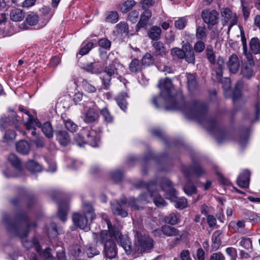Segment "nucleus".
Here are the masks:
<instances>
[{"mask_svg":"<svg viewBox=\"0 0 260 260\" xmlns=\"http://www.w3.org/2000/svg\"><path fill=\"white\" fill-rule=\"evenodd\" d=\"M191 172L197 176H201L205 174L204 169L199 164H193L191 168Z\"/></svg>","mask_w":260,"mask_h":260,"instance_id":"48","label":"nucleus"},{"mask_svg":"<svg viewBox=\"0 0 260 260\" xmlns=\"http://www.w3.org/2000/svg\"><path fill=\"white\" fill-rule=\"evenodd\" d=\"M83 120L86 123H91L98 121L99 114L98 110L94 108H89L83 112Z\"/></svg>","mask_w":260,"mask_h":260,"instance_id":"14","label":"nucleus"},{"mask_svg":"<svg viewBox=\"0 0 260 260\" xmlns=\"http://www.w3.org/2000/svg\"><path fill=\"white\" fill-rule=\"evenodd\" d=\"M161 34V29L160 27L157 26H152L147 31L148 37L154 41H158Z\"/></svg>","mask_w":260,"mask_h":260,"instance_id":"27","label":"nucleus"},{"mask_svg":"<svg viewBox=\"0 0 260 260\" xmlns=\"http://www.w3.org/2000/svg\"><path fill=\"white\" fill-rule=\"evenodd\" d=\"M2 219L3 222L10 228H16L17 225H24L26 228H35L38 225L37 222L31 221L23 213H17L14 215L4 214Z\"/></svg>","mask_w":260,"mask_h":260,"instance_id":"6","label":"nucleus"},{"mask_svg":"<svg viewBox=\"0 0 260 260\" xmlns=\"http://www.w3.org/2000/svg\"><path fill=\"white\" fill-rule=\"evenodd\" d=\"M148 193H145L140 194L137 199L130 197L128 202L125 197L121 198L120 202L117 200L113 201L111 203L113 212L115 214L125 217L127 216V212L122 209V206H131L135 210L142 209V205L145 203L149 202L150 199L152 198V197H150V192L148 190Z\"/></svg>","mask_w":260,"mask_h":260,"instance_id":"2","label":"nucleus"},{"mask_svg":"<svg viewBox=\"0 0 260 260\" xmlns=\"http://www.w3.org/2000/svg\"><path fill=\"white\" fill-rule=\"evenodd\" d=\"M69 250L70 254L73 256L75 260H81L84 255V252L82 251L81 247L79 245L75 244L70 246Z\"/></svg>","mask_w":260,"mask_h":260,"instance_id":"26","label":"nucleus"},{"mask_svg":"<svg viewBox=\"0 0 260 260\" xmlns=\"http://www.w3.org/2000/svg\"><path fill=\"white\" fill-rule=\"evenodd\" d=\"M240 245L250 253H251L253 250L252 241L249 238H242L240 242Z\"/></svg>","mask_w":260,"mask_h":260,"instance_id":"37","label":"nucleus"},{"mask_svg":"<svg viewBox=\"0 0 260 260\" xmlns=\"http://www.w3.org/2000/svg\"><path fill=\"white\" fill-rule=\"evenodd\" d=\"M136 2L134 0H127L124 2L121 6V10L123 13H126L135 6Z\"/></svg>","mask_w":260,"mask_h":260,"instance_id":"46","label":"nucleus"},{"mask_svg":"<svg viewBox=\"0 0 260 260\" xmlns=\"http://www.w3.org/2000/svg\"><path fill=\"white\" fill-rule=\"evenodd\" d=\"M138 188L146 187L147 190L150 192V197L153 198V202L155 205L158 207H164L166 205L165 202L163 198L157 194L156 192L154 191L156 188V185L153 182L146 183L142 181H139L136 185Z\"/></svg>","mask_w":260,"mask_h":260,"instance_id":"8","label":"nucleus"},{"mask_svg":"<svg viewBox=\"0 0 260 260\" xmlns=\"http://www.w3.org/2000/svg\"><path fill=\"white\" fill-rule=\"evenodd\" d=\"M8 160L11 164L16 169L20 170L21 169V162L18 157L14 154H10L8 156Z\"/></svg>","mask_w":260,"mask_h":260,"instance_id":"38","label":"nucleus"},{"mask_svg":"<svg viewBox=\"0 0 260 260\" xmlns=\"http://www.w3.org/2000/svg\"><path fill=\"white\" fill-rule=\"evenodd\" d=\"M34 122L36 123L37 126L41 127L43 133L47 138L51 139L53 137V129L50 122H45L42 125L37 119L35 120Z\"/></svg>","mask_w":260,"mask_h":260,"instance_id":"24","label":"nucleus"},{"mask_svg":"<svg viewBox=\"0 0 260 260\" xmlns=\"http://www.w3.org/2000/svg\"><path fill=\"white\" fill-rule=\"evenodd\" d=\"M17 151L22 154H27L30 150V145L25 141L21 140L16 144Z\"/></svg>","mask_w":260,"mask_h":260,"instance_id":"28","label":"nucleus"},{"mask_svg":"<svg viewBox=\"0 0 260 260\" xmlns=\"http://www.w3.org/2000/svg\"><path fill=\"white\" fill-rule=\"evenodd\" d=\"M161 187L166 192V198L173 200L176 203V207L179 209H184L187 206V200L184 198L176 197V192L173 187L172 182L167 179H163L161 182Z\"/></svg>","mask_w":260,"mask_h":260,"instance_id":"7","label":"nucleus"},{"mask_svg":"<svg viewBox=\"0 0 260 260\" xmlns=\"http://www.w3.org/2000/svg\"><path fill=\"white\" fill-rule=\"evenodd\" d=\"M220 13L222 18L221 20L222 25L224 26L228 24L229 22H230L227 31V34H229L232 27L237 24V17L236 14L233 13L229 8H222L221 9Z\"/></svg>","mask_w":260,"mask_h":260,"instance_id":"9","label":"nucleus"},{"mask_svg":"<svg viewBox=\"0 0 260 260\" xmlns=\"http://www.w3.org/2000/svg\"><path fill=\"white\" fill-rule=\"evenodd\" d=\"M250 172L248 170L244 171L237 179V183L241 188H247L249 186Z\"/></svg>","mask_w":260,"mask_h":260,"instance_id":"25","label":"nucleus"},{"mask_svg":"<svg viewBox=\"0 0 260 260\" xmlns=\"http://www.w3.org/2000/svg\"><path fill=\"white\" fill-rule=\"evenodd\" d=\"M82 86L85 91L88 92L93 93L96 91L95 87L85 80L82 82Z\"/></svg>","mask_w":260,"mask_h":260,"instance_id":"62","label":"nucleus"},{"mask_svg":"<svg viewBox=\"0 0 260 260\" xmlns=\"http://www.w3.org/2000/svg\"><path fill=\"white\" fill-rule=\"evenodd\" d=\"M152 45L154 49L153 54L155 56L163 57L168 54V50L162 42L155 41L153 42Z\"/></svg>","mask_w":260,"mask_h":260,"instance_id":"22","label":"nucleus"},{"mask_svg":"<svg viewBox=\"0 0 260 260\" xmlns=\"http://www.w3.org/2000/svg\"><path fill=\"white\" fill-rule=\"evenodd\" d=\"M144 67L141 61L137 59H133L129 64V71L134 73L141 72Z\"/></svg>","mask_w":260,"mask_h":260,"instance_id":"29","label":"nucleus"},{"mask_svg":"<svg viewBox=\"0 0 260 260\" xmlns=\"http://www.w3.org/2000/svg\"><path fill=\"white\" fill-rule=\"evenodd\" d=\"M207 105L200 101H195L184 112L188 118L194 119L203 124L209 132L212 133L218 143L226 142L229 139V134L221 130L214 119H207L205 112Z\"/></svg>","mask_w":260,"mask_h":260,"instance_id":"1","label":"nucleus"},{"mask_svg":"<svg viewBox=\"0 0 260 260\" xmlns=\"http://www.w3.org/2000/svg\"><path fill=\"white\" fill-rule=\"evenodd\" d=\"M226 66L231 73H236L240 67V61L238 57L235 54H232L229 57Z\"/></svg>","mask_w":260,"mask_h":260,"instance_id":"17","label":"nucleus"},{"mask_svg":"<svg viewBox=\"0 0 260 260\" xmlns=\"http://www.w3.org/2000/svg\"><path fill=\"white\" fill-rule=\"evenodd\" d=\"M254 59L252 55V63H250L249 60L247 59V62L242 64L240 73L244 78L250 79L254 75V72L253 69L255 64Z\"/></svg>","mask_w":260,"mask_h":260,"instance_id":"15","label":"nucleus"},{"mask_svg":"<svg viewBox=\"0 0 260 260\" xmlns=\"http://www.w3.org/2000/svg\"><path fill=\"white\" fill-rule=\"evenodd\" d=\"M249 51L251 54L258 55V58H255L256 63L260 64V41L258 38H252L249 42Z\"/></svg>","mask_w":260,"mask_h":260,"instance_id":"18","label":"nucleus"},{"mask_svg":"<svg viewBox=\"0 0 260 260\" xmlns=\"http://www.w3.org/2000/svg\"><path fill=\"white\" fill-rule=\"evenodd\" d=\"M72 220L77 228H86L88 226L87 217L84 214L75 213L73 214Z\"/></svg>","mask_w":260,"mask_h":260,"instance_id":"21","label":"nucleus"},{"mask_svg":"<svg viewBox=\"0 0 260 260\" xmlns=\"http://www.w3.org/2000/svg\"><path fill=\"white\" fill-rule=\"evenodd\" d=\"M112 75L105 73L102 77V83L105 88L108 89L110 87Z\"/></svg>","mask_w":260,"mask_h":260,"instance_id":"64","label":"nucleus"},{"mask_svg":"<svg viewBox=\"0 0 260 260\" xmlns=\"http://www.w3.org/2000/svg\"><path fill=\"white\" fill-rule=\"evenodd\" d=\"M11 20L13 21H20L24 17V13L19 9H13L10 14Z\"/></svg>","mask_w":260,"mask_h":260,"instance_id":"32","label":"nucleus"},{"mask_svg":"<svg viewBox=\"0 0 260 260\" xmlns=\"http://www.w3.org/2000/svg\"><path fill=\"white\" fill-rule=\"evenodd\" d=\"M19 109L20 111L25 113L28 116L27 121L25 124L26 125V128L28 129H30L31 128V124L34 122L35 120L36 119L34 118L32 115L30 114L29 111L25 110L22 106H20L19 107Z\"/></svg>","mask_w":260,"mask_h":260,"instance_id":"40","label":"nucleus"},{"mask_svg":"<svg viewBox=\"0 0 260 260\" xmlns=\"http://www.w3.org/2000/svg\"><path fill=\"white\" fill-rule=\"evenodd\" d=\"M118 19V14L116 11H112L108 13L106 21L111 23H116Z\"/></svg>","mask_w":260,"mask_h":260,"instance_id":"59","label":"nucleus"},{"mask_svg":"<svg viewBox=\"0 0 260 260\" xmlns=\"http://www.w3.org/2000/svg\"><path fill=\"white\" fill-rule=\"evenodd\" d=\"M207 58L211 64L215 63V55L211 46H208L206 49Z\"/></svg>","mask_w":260,"mask_h":260,"instance_id":"47","label":"nucleus"},{"mask_svg":"<svg viewBox=\"0 0 260 260\" xmlns=\"http://www.w3.org/2000/svg\"><path fill=\"white\" fill-rule=\"evenodd\" d=\"M68 210V206L67 203H60L58 205V216L60 219L64 222L66 220L67 213Z\"/></svg>","mask_w":260,"mask_h":260,"instance_id":"34","label":"nucleus"},{"mask_svg":"<svg viewBox=\"0 0 260 260\" xmlns=\"http://www.w3.org/2000/svg\"><path fill=\"white\" fill-rule=\"evenodd\" d=\"M135 247L140 253L149 252L153 248L154 241L144 229L134 230Z\"/></svg>","mask_w":260,"mask_h":260,"instance_id":"5","label":"nucleus"},{"mask_svg":"<svg viewBox=\"0 0 260 260\" xmlns=\"http://www.w3.org/2000/svg\"><path fill=\"white\" fill-rule=\"evenodd\" d=\"M201 16L203 22L207 24L208 29L211 28L218 22L219 14L215 10L204 9L202 10Z\"/></svg>","mask_w":260,"mask_h":260,"instance_id":"10","label":"nucleus"},{"mask_svg":"<svg viewBox=\"0 0 260 260\" xmlns=\"http://www.w3.org/2000/svg\"><path fill=\"white\" fill-rule=\"evenodd\" d=\"M124 70V67L122 64H120L117 59H115L110 63L108 66H106L104 69V72L105 73L112 75H118L121 72H123Z\"/></svg>","mask_w":260,"mask_h":260,"instance_id":"16","label":"nucleus"},{"mask_svg":"<svg viewBox=\"0 0 260 260\" xmlns=\"http://www.w3.org/2000/svg\"><path fill=\"white\" fill-rule=\"evenodd\" d=\"M158 86L160 89V93L153 97L152 100V103L157 108L164 105L165 103H170L171 106L170 107L166 106V109L167 110L175 109L177 108L176 102L174 98L171 94V90L173 86L171 79L166 78L160 80Z\"/></svg>","mask_w":260,"mask_h":260,"instance_id":"3","label":"nucleus"},{"mask_svg":"<svg viewBox=\"0 0 260 260\" xmlns=\"http://www.w3.org/2000/svg\"><path fill=\"white\" fill-rule=\"evenodd\" d=\"M26 21L29 25H35L38 23L39 17L37 14L31 13L27 16Z\"/></svg>","mask_w":260,"mask_h":260,"instance_id":"52","label":"nucleus"},{"mask_svg":"<svg viewBox=\"0 0 260 260\" xmlns=\"http://www.w3.org/2000/svg\"><path fill=\"white\" fill-rule=\"evenodd\" d=\"M94 47V45L91 42H89L85 45H84L83 44L82 47L79 52V54L81 56L85 55L87 54L89 51Z\"/></svg>","mask_w":260,"mask_h":260,"instance_id":"55","label":"nucleus"},{"mask_svg":"<svg viewBox=\"0 0 260 260\" xmlns=\"http://www.w3.org/2000/svg\"><path fill=\"white\" fill-rule=\"evenodd\" d=\"M84 70L92 74H100L102 72V69L99 65L98 62L91 63L86 65L84 67Z\"/></svg>","mask_w":260,"mask_h":260,"instance_id":"35","label":"nucleus"},{"mask_svg":"<svg viewBox=\"0 0 260 260\" xmlns=\"http://www.w3.org/2000/svg\"><path fill=\"white\" fill-rule=\"evenodd\" d=\"M10 232L16 234L19 238L22 239V243L24 248L29 249L34 246V238L31 241L26 240L25 239L29 234L28 229H9Z\"/></svg>","mask_w":260,"mask_h":260,"instance_id":"12","label":"nucleus"},{"mask_svg":"<svg viewBox=\"0 0 260 260\" xmlns=\"http://www.w3.org/2000/svg\"><path fill=\"white\" fill-rule=\"evenodd\" d=\"M141 62L143 67L146 66H149L153 63V58L151 54L147 53L142 58Z\"/></svg>","mask_w":260,"mask_h":260,"instance_id":"58","label":"nucleus"},{"mask_svg":"<svg viewBox=\"0 0 260 260\" xmlns=\"http://www.w3.org/2000/svg\"><path fill=\"white\" fill-rule=\"evenodd\" d=\"M187 85L190 91L193 90L197 87V81L195 76L193 74L187 75Z\"/></svg>","mask_w":260,"mask_h":260,"instance_id":"43","label":"nucleus"},{"mask_svg":"<svg viewBox=\"0 0 260 260\" xmlns=\"http://www.w3.org/2000/svg\"><path fill=\"white\" fill-rule=\"evenodd\" d=\"M241 42L243 46V53L245 56L246 59H248L250 61V63H252V54L250 52L247 50L246 39L245 36L244 32L243 30H241Z\"/></svg>","mask_w":260,"mask_h":260,"instance_id":"33","label":"nucleus"},{"mask_svg":"<svg viewBox=\"0 0 260 260\" xmlns=\"http://www.w3.org/2000/svg\"><path fill=\"white\" fill-rule=\"evenodd\" d=\"M26 167L28 170L32 172H38L42 170V166L33 160H28L26 164Z\"/></svg>","mask_w":260,"mask_h":260,"instance_id":"39","label":"nucleus"},{"mask_svg":"<svg viewBox=\"0 0 260 260\" xmlns=\"http://www.w3.org/2000/svg\"><path fill=\"white\" fill-rule=\"evenodd\" d=\"M140 17V13L138 10H133L129 13L127 16V20L132 23H136Z\"/></svg>","mask_w":260,"mask_h":260,"instance_id":"56","label":"nucleus"},{"mask_svg":"<svg viewBox=\"0 0 260 260\" xmlns=\"http://www.w3.org/2000/svg\"><path fill=\"white\" fill-rule=\"evenodd\" d=\"M222 84V87L223 89L224 95L225 96L228 95L226 94V92H229L231 88V81L229 78H225L222 79L221 78L220 80H218Z\"/></svg>","mask_w":260,"mask_h":260,"instance_id":"49","label":"nucleus"},{"mask_svg":"<svg viewBox=\"0 0 260 260\" xmlns=\"http://www.w3.org/2000/svg\"><path fill=\"white\" fill-rule=\"evenodd\" d=\"M152 16V12L150 10H145L141 14L140 20L136 25V30L138 31L142 28L147 27L149 19Z\"/></svg>","mask_w":260,"mask_h":260,"instance_id":"19","label":"nucleus"},{"mask_svg":"<svg viewBox=\"0 0 260 260\" xmlns=\"http://www.w3.org/2000/svg\"><path fill=\"white\" fill-rule=\"evenodd\" d=\"M196 37L198 40H203L207 37L205 26H198L196 28Z\"/></svg>","mask_w":260,"mask_h":260,"instance_id":"45","label":"nucleus"},{"mask_svg":"<svg viewBox=\"0 0 260 260\" xmlns=\"http://www.w3.org/2000/svg\"><path fill=\"white\" fill-rule=\"evenodd\" d=\"M57 129L55 131L56 139L60 145L66 146L71 142L70 136L66 131L59 129V126L57 127Z\"/></svg>","mask_w":260,"mask_h":260,"instance_id":"20","label":"nucleus"},{"mask_svg":"<svg viewBox=\"0 0 260 260\" xmlns=\"http://www.w3.org/2000/svg\"><path fill=\"white\" fill-rule=\"evenodd\" d=\"M165 222L173 225L177 223L178 218L176 214L172 213L165 218Z\"/></svg>","mask_w":260,"mask_h":260,"instance_id":"61","label":"nucleus"},{"mask_svg":"<svg viewBox=\"0 0 260 260\" xmlns=\"http://www.w3.org/2000/svg\"><path fill=\"white\" fill-rule=\"evenodd\" d=\"M155 236L164 237L165 236H172L179 235L177 229H155L152 232Z\"/></svg>","mask_w":260,"mask_h":260,"instance_id":"23","label":"nucleus"},{"mask_svg":"<svg viewBox=\"0 0 260 260\" xmlns=\"http://www.w3.org/2000/svg\"><path fill=\"white\" fill-rule=\"evenodd\" d=\"M187 19L186 17H181L175 21V26L176 28L183 29L187 23Z\"/></svg>","mask_w":260,"mask_h":260,"instance_id":"54","label":"nucleus"},{"mask_svg":"<svg viewBox=\"0 0 260 260\" xmlns=\"http://www.w3.org/2000/svg\"><path fill=\"white\" fill-rule=\"evenodd\" d=\"M224 61L223 59L218 60L217 62V67L216 69V75L218 80H220L222 77Z\"/></svg>","mask_w":260,"mask_h":260,"instance_id":"51","label":"nucleus"},{"mask_svg":"<svg viewBox=\"0 0 260 260\" xmlns=\"http://www.w3.org/2000/svg\"><path fill=\"white\" fill-rule=\"evenodd\" d=\"M184 191L187 195H191L196 192L197 188L191 182L188 181L184 187Z\"/></svg>","mask_w":260,"mask_h":260,"instance_id":"50","label":"nucleus"},{"mask_svg":"<svg viewBox=\"0 0 260 260\" xmlns=\"http://www.w3.org/2000/svg\"><path fill=\"white\" fill-rule=\"evenodd\" d=\"M184 47L183 49L175 47L171 50V54L178 59H184L185 54H184Z\"/></svg>","mask_w":260,"mask_h":260,"instance_id":"41","label":"nucleus"},{"mask_svg":"<svg viewBox=\"0 0 260 260\" xmlns=\"http://www.w3.org/2000/svg\"><path fill=\"white\" fill-rule=\"evenodd\" d=\"M128 97L126 92H121L116 98V101L121 110L125 111L127 109V102L126 99Z\"/></svg>","mask_w":260,"mask_h":260,"instance_id":"30","label":"nucleus"},{"mask_svg":"<svg viewBox=\"0 0 260 260\" xmlns=\"http://www.w3.org/2000/svg\"><path fill=\"white\" fill-rule=\"evenodd\" d=\"M82 134L85 135L86 137V142L92 147H96L98 146V142L100 141V134L95 131L91 129L86 131L83 129Z\"/></svg>","mask_w":260,"mask_h":260,"instance_id":"13","label":"nucleus"},{"mask_svg":"<svg viewBox=\"0 0 260 260\" xmlns=\"http://www.w3.org/2000/svg\"><path fill=\"white\" fill-rule=\"evenodd\" d=\"M111 230H102L99 234V240L104 245L105 256L110 259L115 258L117 254L115 238Z\"/></svg>","mask_w":260,"mask_h":260,"instance_id":"4","label":"nucleus"},{"mask_svg":"<svg viewBox=\"0 0 260 260\" xmlns=\"http://www.w3.org/2000/svg\"><path fill=\"white\" fill-rule=\"evenodd\" d=\"M85 251L88 257L89 258H92L100 253L99 251L95 247L91 244H88L86 246Z\"/></svg>","mask_w":260,"mask_h":260,"instance_id":"42","label":"nucleus"},{"mask_svg":"<svg viewBox=\"0 0 260 260\" xmlns=\"http://www.w3.org/2000/svg\"><path fill=\"white\" fill-rule=\"evenodd\" d=\"M112 230V233L114 235L115 240L121 246L128 254L131 253L132 248V244L129 238L123 236L119 229H109Z\"/></svg>","mask_w":260,"mask_h":260,"instance_id":"11","label":"nucleus"},{"mask_svg":"<svg viewBox=\"0 0 260 260\" xmlns=\"http://www.w3.org/2000/svg\"><path fill=\"white\" fill-rule=\"evenodd\" d=\"M202 40H199L194 45V50L197 53L202 52L205 49V44Z\"/></svg>","mask_w":260,"mask_h":260,"instance_id":"63","label":"nucleus"},{"mask_svg":"<svg viewBox=\"0 0 260 260\" xmlns=\"http://www.w3.org/2000/svg\"><path fill=\"white\" fill-rule=\"evenodd\" d=\"M64 123L66 128L71 132H76L78 128V126L70 119L64 120Z\"/></svg>","mask_w":260,"mask_h":260,"instance_id":"60","label":"nucleus"},{"mask_svg":"<svg viewBox=\"0 0 260 260\" xmlns=\"http://www.w3.org/2000/svg\"><path fill=\"white\" fill-rule=\"evenodd\" d=\"M185 56L184 58L185 60L189 63L194 64L195 62V56L194 51L192 47L188 45L184 47Z\"/></svg>","mask_w":260,"mask_h":260,"instance_id":"31","label":"nucleus"},{"mask_svg":"<svg viewBox=\"0 0 260 260\" xmlns=\"http://www.w3.org/2000/svg\"><path fill=\"white\" fill-rule=\"evenodd\" d=\"M117 31L121 34L128 35L129 32L128 26L126 22H121L116 25Z\"/></svg>","mask_w":260,"mask_h":260,"instance_id":"53","label":"nucleus"},{"mask_svg":"<svg viewBox=\"0 0 260 260\" xmlns=\"http://www.w3.org/2000/svg\"><path fill=\"white\" fill-rule=\"evenodd\" d=\"M84 214L89 215L91 219L92 220L95 218V214L93 211V208L90 203H84Z\"/></svg>","mask_w":260,"mask_h":260,"instance_id":"57","label":"nucleus"},{"mask_svg":"<svg viewBox=\"0 0 260 260\" xmlns=\"http://www.w3.org/2000/svg\"><path fill=\"white\" fill-rule=\"evenodd\" d=\"M101 114L107 123H111L114 120L113 116L107 108H104L100 111Z\"/></svg>","mask_w":260,"mask_h":260,"instance_id":"44","label":"nucleus"},{"mask_svg":"<svg viewBox=\"0 0 260 260\" xmlns=\"http://www.w3.org/2000/svg\"><path fill=\"white\" fill-rule=\"evenodd\" d=\"M243 87V82L241 81H238L233 92L232 100L235 102L241 96V90Z\"/></svg>","mask_w":260,"mask_h":260,"instance_id":"36","label":"nucleus"}]
</instances>
